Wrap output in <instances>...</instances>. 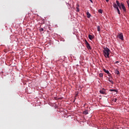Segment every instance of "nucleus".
Segmentation results:
<instances>
[{
    "label": "nucleus",
    "instance_id": "1",
    "mask_svg": "<svg viewBox=\"0 0 129 129\" xmlns=\"http://www.w3.org/2000/svg\"><path fill=\"white\" fill-rule=\"evenodd\" d=\"M116 3L117 4V5L115 3H114L113 4V7L114 9H118L119 7L120 10H121L122 8L123 12H126V9L125 8V7L124 6V4L121 3V5H120L119 2L118 1H116Z\"/></svg>",
    "mask_w": 129,
    "mask_h": 129
},
{
    "label": "nucleus",
    "instance_id": "2",
    "mask_svg": "<svg viewBox=\"0 0 129 129\" xmlns=\"http://www.w3.org/2000/svg\"><path fill=\"white\" fill-rule=\"evenodd\" d=\"M103 49V53L105 58H109L110 55V49L107 47H104Z\"/></svg>",
    "mask_w": 129,
    "mask_h": 129
},
{
    "label": "nucleus",
    "instance_id": "3",
    "mask_svg": "<svg viewBox=\"0 0 129 129\" xmlns=\"http://www.w3.org/2000/svg\"><path fill=\"white\" fill-rule=\"evenodd\" d=\"M118 37L120 40L123 41V34L122 33H118Z\"/></svg>",
    "mask_w": 129,
    "mask_h": 129
},
{
    "label": "nucleus",
    "instance_id": "4",
    "mask_svg": "<svg viewBox=\"0 0 129 129\" xmlns=\"http://www.w3.org/2000/svg\"><path fill=\"white\" fill-rule=\"evenodd\" d=\"M86 47L88 50H91V47H90V44H89L88 42L86 40Z\"/></svg>",
    "mask_w": 129,
    "mask_h": 129
},
{
    "label": "nucleus",
    "instance_id": "5",
    "mask_svg": "<svg viewBox=\"0 0 129 129\" xmlns=\"http://www.w3.org/2000/svg\"><path fill=\"white\" fill-rule=\"evenodd\" d=\"M99 92L101 94H105V90H101L99 91Z\"/></svg>",
    "mask_w": 129,
    "mask_h": 129
},
{
    "label": "nucleus",
    "instance_id": "6",
    "mask_svg": "<svg viewBox=\"0 0 129 129\" xmlns=\"http://www.w3.org/2000/svg\"><path fill=\"white\" fill-rule=\"evenodd\" d=\"M88 38L89 40H92V39H93V36H92V35L89 34L88 36Z\"/></svg>",
    "mask_w": 129,
    "mask_h": 129
},
{
    "label": "nucleus",
    "instance_id": "7",
    "mask_svg": "<svg viewBox=\"0 0 129 129\" xmlns=\"http://www.w3.org/2000/svg\"><path fill=\"white\" fill-rule=\"evenodd\" d=\"M103 70L104 72H105V73H106L107 74H109V71L105 70V69H104Z\"/></svg>",
    "mask_w": 129,
    "mask_h": 129
},
{
    "label": "nucleus",
    "instance_id": "8",
    "mask_svg": "<svg viewBox=\"0 0 129 129\" xmlns=\"http://www.w3.org/2000/svg\"><path fill=\"white\" fill-rule=\"evenodd\" d=\"M87 18H88V19H89V18H90V17H91V15H90V13H89V12L87 13Z\"/></svg>",
    "mask_w": 129,
    "mask_h": 129
},
{
    "label": "nucleus",
    "instance_id": "9",
    "mask_svg": "<svg viewBox=\"0 0 129 129\" xmlns=\"http://www.w3.org/2000/svg\"><path fill=\"white\" fill-rule=\"evenodd\" d=\"M115 74H117V75H119V71L117 70H115Z\"/></svg>",
    "mask_w": 129,
    "mask_h": 129
},
{
    "label": "nucleus",
    "instance_id": "10",
    "mask_svg": "<svg viewBox=\"0 0 129 129\" xmlns=\"http://www.w3.org/2000/svg\"><path fill=\"white\" fill-rule=\"evenodd\" d=\"M83 113H84V114H85V115L88 114V110H85L83 112Z\"/></svg>",
    "mask_w": 129,
    "mask_h": 129
},
{
    "label": "nucleus",
    "instance_id": "11",
    "mask_svg": "<svg viewBox=\"0 0 129 129\" xmlns=\"http://www.w3.org/2000/svg\"><path fill=\"white\" fill-rule=\"evenodd\" d=\"M97 31H98V32H100V26H98L97 27Z\"/></svg>",
    "mask_w": 129,
    "mask_h": 129
},
{
    "label": "nucleus",
    "instance_id": "12",
    "mask_svg": "<svg viewBox=\"0 0 129 129\" xmlns=\"http://www.w3.org/2000/svg\"><path fill=\"white\" fill-rule=\"evenodd\" d=\"M109 91H114L115 92H117V90H116V89H110Z\"/></svg>",
    "mask_w": 129,
    "mask_h": 129
},
{
    "label": "nucleus",
    "instance_id": "13",
    "mask_svg": "<svg viewBox=\"0 0 129 129\" xmlns=\"http://www.w3.org/2000/svg\"><path fill=\"white\" fill-rule=\"evenodd\" d=\"M117 13L119 15H120V11H119V9L118 8H117Z\"/></svg>",
    "mask_w": 129,
    "mask_h": 129
},
{
    "label": "nucleus",
    "instance_id": "14",
    "mask_svg": "<svg viewBox=\"0 0 129 129\" xmlns=\"http://www.w3.org/2000/svg\"><path fill=\"white\" fill-rule=\"evenodd\" d=\"M108 81H109V82H110V83H111V84H113V81H112V80L109 79Z\"/></svg>",
    "mask_w": 129,
    "mask_h": 129
},
{
    "label": "nucleus",
    "instance_id": "15",
    "mask_svg": "<svg viewBox=\"0 0 129 129\" xmlns=\"http://www.w3.org/2000/svg\"><path fill=\"white\" fill-rule=\"evenodd\" d=\"M98 13H99L100 14H102V10L99 9L98 10Z\"/></svg>",
    "mask_w": 129,
    "mask_h": 129
},
{
    "label": "nucleus",
    "instance_id": "16",
    "mask_svg": "<svg viewBox=\"0 0 129 129\" xmlns=\"http://www.w3.org/2000/svg\"><path fill=\"white\" fill-rule=\"evenodd\" d=\"M99 76L100 77H103V74L102 73H100L99 74Z\"/></svg>",
    "mask_w": 129,
    "mask_h": 129
},
{
    "label": "nucleus",
    "instance_id": "17",
    "mask_svg": "<svg viewBox=\"0 0 129 129\" xmlns=\"http://www.w3.org/2000/svg\"><path fill=\"white\" fill-rule=\"evenodd\" d=\"M43 31H44V29L43 28H41L39 29V31L40 32H43Z\"/></svg>",
    "mask_w": 129,
    "mask_h": 129
},
{
    "label": "nucleus",
    "instance_id": "18",
    "mask_svg": "<svg viewBox=\"0 0 129 129\" xmlns=\"http://www.w3.org/2000/svg\"><path fill=\"white\" fill-rule=\"evenodd\" d=\"M126 3H127V6H129V0H127L126 1Z\"/></svg>",
    "mask_w": 129,
    "mask_h": 129
},
{
    "label": "nucleus",
    "instance_id": "19",
    "mask_svg": "<svg viewBox=\"0 0 129 129\" xmlns=\"http://www.w3.org/2000/svg\"><path fill=\"white\" fill-rule=\"evenodd\" d=\"M80 10L79 8H77V12H79Z\"/></svg>",
    "mask_w": 129,
    "mask_h": 129
},
{
    "label": "nucleus",
    "instance_id": "20",
    "mask_svg": "<svg viewBox=\"0 0 129 129\" xmlns=\"http://www.w3.org/2000/svg\"><path fill=\"white\" fill-rule=\"evenodd\" d=\"M90 2H91V3H92V4H93V1H92V0H89Z\"/></svg>",
    "mask_w": 129,
    "mask_h": 129
},
{
    "label": "nucleus",
    "instance_id": "21",
    "mask_svg": "<svg viewBox=\"0 0 129 129\" xmlns=\"http://www.w3.org/2000/svg\"><path fill=\"white\" fill-rule=\"evenodd\" d=\"M119 63V61H116L115 63Z\"/></svg>",
    "mask_w": 129,
    "mask_h": 129
},
{
    "label": "nucleus",
    "instance_id": "22",
    "mask_svg": "<svg viewBox=\"0 0 129 129\" xmlns=\"http://www.w3.org/2000/svg\"><path fill=\"white\" fill-rule=\"evenodd\" d=\"M116 99H115V100H114V102H116Z\"/></svg>",
    "mask_w": 129,
    "mask_h": 129
},
{
    "label": "nucleus",
    "instance_id": "23",
    "mask_svg": "<svg viewBox=\"0 0 129 129\" xmlns=\"http://www.w3.org/2000/svg\"><path fill=\"white\" fill-rule=\"evenodd\" d=\"M107 3H108V0H105Z\"/></svg>",
    "mask_w": 129,
    "mask_h": 129
}]
</instances>
